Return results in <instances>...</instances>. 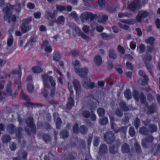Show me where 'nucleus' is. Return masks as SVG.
<instances>
[{"instance_id":"393cba45","label":"nucleus","mask_w":160,"mask_h":160,"mask_svg":"<svg viewBox=\"0 0 160 160\" xmlns=\"http://www.w3.org/2000/svg\"><path fill=\"white\" fill-rule=\"evenodd\" d=\"M122 151L123 153H129L130 152L129 145L126 143L123 144L122 146Z\"/></svg>"},{"instance_id":"58836bf2","label":"nucleus","mask_w":160,"mask_h":160,"mask_svg":"<svg viewBox=\"0 0 160 160\" xmlns=\"http://www.w3.org/2000/svg\"><path fill=\"white\" fill-rule=\"evenodd\" d=\"M134 147L135 151L138 154H140L142 152V150L141 149L140 146L138 142H136Z\"/></svg>"},{"instance_id":"aec40b11","label":"nucleus","mask_w":160,"mask_h":160,"mask_svg":"<svg viewBox=\"0 0 160 160\" xmlns=\"http://www.w3.org/2000/svg\"><path fill=\"white\" fill-rule=\"evenodd\" d=\"M108 18V16L102 13H99L98 15V21L99 22L103 23L106 22Z\"/></svg>"},{"instance_id":"49530a36","label":"nucleus","mask_w":160,"mask_h":160,"mask_svg":"<svg viewBox=\"0 0 160 160\" xmlns=\"http://www.w3.org/2000/svg\"><path fill=\"white\" fill-rule=\"evenodd\" d=\"M32 70L35 73H39L42 70L41 68L39 67L35 66L32 68Z\"/></svg>"},{"instance_id":"cd10ccee","label":"nucleus","mask_w":160,"mask_h":160,"mask_svg":"<svg viewBox=\"0 0 160 160\" xmlns=\"http://www.w3.org/2000/svg\"><path fill=\"white\" fill-rule=\"evenodd\" d=\"M156 106L155 104H152L148 107L147 113L148 114H152L155 112L156 109Z\"/></svg>"},{"instance_id":"de8ad7c7","label":"nucleus","mask_w":160,"mask_h":160,"mask_svg":"<svg viewBox=\"0 0 160 160\" xmlns=\"http://www.w3.org/2000/svg\"><path fill=\"white\" fill-rule=\"evenodd\" d=\"M140 119L138 118H135L134 122V125L136 128L138 129V128L140 126Z\"/></svg>"},{"instance_id":"a18cd8bd","label":"nucleus","mask_w":160,"mask_h":160,"mask_svg":"<svg viewBox=\"0 0 160 160\" xmlns=\"http://www.w3.org/2000/svg\"><path fill=\"white\" fill-rule=\"evenodd\" d=\"M108 120L107 117H104L100 119V123L102 125H105L108 123Z\"/></svg>"},{"instance_id":"6e6d98bb","label":"nucleus","mask_w":160,"mask_h":160,"mask_svg":"<svg viewBox=\"0 0 160 160\" xmlns=\"http://www.w3.org/2000/svg\"><path fill=\"white\" fill-rule=\"evenodd\" d=\"M118 24L119 27L121 28L124 29L125 30H128L129 29V27L126 25L122 24V23L120 22L118 23Z\"/></svg>"},{"instance_id":"ea45409f","label":"nucleus","mask_w":160,"mask_h":160,"mask_svg":"<svg viewBox=\"0 0 160 160\" xmlns=\"http://www.w3.org/2000/svg\"><path fill=\"white\" fill-rule=\"evenodd\" d=\"M124 95L127 99H129L132 98L131 92L129 89H127L124 92Z\"/></svg>"},{"instance_id":"680f3d73","label":"nucleus","mask_w":160,"mask_h":160,"mask_svg":"<svg viewBox=\"0 0 160 160\" xmlns=\"http://www.w3.org/2000/svg\"><path fill=\"white\" fill-rule=\"evenodd\" d=\"M129 133L130 135L131 136H134L135 134V132L133 127H130L129 129Z\"/></svg>"},{"instance_id":"e433bc0d","label":"nucleus","mask_w":160,"mask_h":160,"mask_svg":"<svg viewBox=\"0 0 160 160\" xmlns=\"http://www.w3.org/2000/svg\"><path fill=\"white\" fill-rule=\"evenodd\" d=\"M142 59L144 61L145 64H147V61H151L152 59V56L147 53L146 52L145 56L143 57Z\"/></svg>"},{"instance_id":"5701e85b","label":"nucleus","mask_w":160,"mask_h":160,"mask_svg":"<svg viewBox=\"0 0 160 160\" xmlns=\"http://www.w3.org/2000/svg\"><path fill=\"white\" fill-rule=\"evenodd\" d=\"M139 132L143 135H147L150 133L148 128L145 126H143L139 129Z\"/></svg>"},{"instance_id":"412c9836","label":"nucleus","mask_w":160,"mask_h":160,"mask_svg":"<svg viewBox=\"0 0 160 160\" xmlns=\"http://www.w3.org/2000/svg\"><path fill=\"white\" fill-rule=\"evenodd\" d=\"M89 12H84L82 14L80 17L82 22L87 21L89 19Z\"/></svg>"},{"instance_id":"a878e982","label":"nucleus","mask_w":160,"mask_h":160,"mask_svg":"<svg viewBox=\"0 0 160 160\" xmlns=\"http://www.w3.org/2000/svg\"><path fill=\"white\" fill-rule=\"evenodd\" d=\"M102 38L105 40H109L113 38L115 35L113 34L108 35L105 33H102L100 34Z\"/></svg>"},{"instance_id":"bb28decb","label":"nucleus","mask_w":160,"mask_h":160,"mask_svg":"<svg viewBox=\"0 0 160 160\" xmlns=\"http://www.w3.org/2000/svg\"><path fill=\"white\" fill-rule=\"evenodd\" d=\"M108 55L110 58L115 59L117 58V54L115 50L112 48L110 49L109 51Z\"/></svg>"},{"instance_id":"603ef678","label":"nucleus","mask_w":160,"mask_h":160,"mask_svg":"<svg viewBox=\"0 0 160 160\" xmlns=\"http://www.w3.org/2000/svg\"><path fill=\"white\" fill-rule=\"evenodd\" d=\"M97 112L99 116H103L105 113L104 110L102 108H99L97 110Z\"/></svg>"},{"instance_id":"72a5a7b5","label":"nucleus","mask_w":160,"mask_h":160,"mask_svg":"<svg viewBox=\"0 0 160 160\" xmlns=\"http://www.w3.org/2000/svg\"><path fill=\"white\" fill-rule=\"evenodd\" d=\"M65 21V18L64 17L61 16L58 17L55 22L58 24L63 25Z\"/></svg>"},{"instance_id":"9d476101","label":"nucleus","mask_w":160,"mask_h":160,"mask_svg":"<svg viewBox=\"0 0 160 160\" xmlns=\"http://www.w3.org/2000/svg\"><path fill=\"white\" fill-rule=\"evenodd\" d=\"M149 14V13L146 11L142 10L139 11L136 17V19L138 22H141L142 19L145 18Z\"/></svg>"},{"instance_id":"37998d69","label":"nucleus","mask_w":160,"mask_h":160,"mask_svg":"<svg viewBox=\"0 0 160 160\" xmlns=\"http://www.w3.org/2000/svg\"><path fill=\"white\" fill-rule=\"evenodd\" d=\"M132 16L131 14L128 12L122 13H119L118 15V17L120 18H123L124 17L129 18Z\"/></svg>"},{"instance_id":"0e129e2a","label":"nucleus","mask_w":160,"mask_h":160,"mask_svg":"<svg viewBox=\"0 0 160 160\" xmlns=\"http://www.w3.org/2000/svg\"><path fill=\"white\" fill-rule=\"evenodd\" d=\"M13 42V39L12 36H11L8 39L7 41V43L8 46V47H10L12 45Z\"/></svg>"},{"instance_id":"c03bdc74","label":"nucleus","mask_w":160,"mask_h":160,"mask_svg":"<svg viewBox=\"0 0 160 160\" xmlns=\"http://www.w3.org/2000/svg\"><path fill=\"white\" fill-rule=\"evenodd\" d=\"M118 148L115 146L112 145L109 148L110 152L112 154H114L117 152Z\"/></svg>"},{"instance_id":"f257e3e1","label":"nucleus","mask_w":160,"mask_h":160,"mask_svg":"<svg viewBox=\"0 0 160 160\" xmlns=\"http://www.w3.org/2000/svg\"><path fill=\"white\" fill-rule=\"evenodd\" d=\"M21 5L20 3L17 2L16 5H11L9 4H7L6 7L2 9V11L5 13L4 19L5 21L8 20V23L11 22L9 19L12 15V11L14 9L15 11L18 12H20L21 9Z\"/></svg>"},{"instance_id":"c9c22d12","label":"nucleus","mask_w":160,"mask_h":160,"mask_svg":"<svg viewBox=\"0 0 160 160\" xmlns=\"http://www.w3.org/2000/svg\"><path fill=\"white\" fill-rule=\"evenodd\" d=\"M2 140L3 143H7L11 140L9 135L7 134L3 135L2 137Z\"/></svg>"},{"instance_id":"13d9d810","label":"nucleus","mask_w":160,"mask_h":160,"mask_svg":"<svg viewBox=\"0 0 160 160\" xmlns=\"http://www.w3.org/2000/svg\"><path fill=\"white\" fill-rule=\"evenodd\" d=\"M155 50V48L153 45H148L147 46V52L152 53Z\"/></svg>"},{"instance_id":"8fccbe9b","label":"nucleus","mask_w":160,"mask_h":160,"mask_svg":"<svg viewBox=\"0 0 160 160\" xmlns=\"http://www.w3.org/2000/svg\"><path fill=\"white\" fill-rule=\"evenodd\" d=\"M42 138L46 142L50 141L51 139V138L50 136L48 134H43L42 135Z\"/></svg>"},{"instance_id":"2eb2a0df","label":"nucleus","mask_w":160,"mask_h":160,"mask_svg":"<svg viewBox=\"0 0 160 160\" xmlns=\"http://www.w3.org/2000/svg\"><path fill=\"white\" fill-rule=\"evenodd\" d=\"M108 152V148L106 145L102 144L100 145L98 151V154L99 155L101 156L105 155Z\"/></svg>"},{"instance_id":"f8f14e48","label":"nucleus","mask_w":160,"mask_h":160,"mask_svg":"<svg viewBox=\"0 0 160 160\" xmlns=\"http://www.w3.org/2000/svg\"><path fill=\"white\" fill-rule=\"evenodd\" d=\"M26 123L32 129V132L35 134L36 132V126L34 123L33 118L32 117H29L27 118L26 121Z\"/></svg>"},{"instance_id":"1a4fd4ad","label":"nucleus","mask_w":160,"mask_h":160,"mask_svg":"<svg viewBox=\"0 0 160 160\" xmlns=\"http://www.w3.org/2000/svg\"><path fill=\"white\" fill-rule=\"evenodd\" d=\"M133 96L134 99L138 101L140 99L141 103L144 104L145 102V98L143 94L141 93L139 94L138 92L136 90H134L133 92Z\"/></svg>"},{"instance_id":"f3484780","label":"nucleus","mask_w":160,"mask_h":160,"mask_svg":"<svg viewBox=\"0 0 160 160\" xmlns=\"http://www.w3.org/2000/svg\"><path fill=\"white\" fill-rule=\"evenodd\" d=\"M73 84L76 90V94H79L81 91V86L79 81L75 79L73 82Z\"/></svg>"},{"instance_id":"bf43d9fd","label":"nucleus","mask_w":160,"mask_h":160,"mask_svg":"<svg viewBox=\"0 0 160 160\" xmlns=\"http://www.w3.org/2000/svg\"><path fill=\"white\" fill-rule=\"evenodd\" d=\"M34 86L33 85L31 84H28L27 87V90L28 92L30 93H32L33 91Z\"/></svg>"},{"instance_id":"ddd939ff","label":"nucleus","mask_w":160,"mask_h":160,"mask_svg":"<svg viewBox=\"0 0 160 160\" xmlns=\"http://www.w3.org/2000/svg\"><path fill=\"white\" fill-rule=\"evenodd\" d=\"M75 71L80 77L84 78H86L88 72V70L86 68H75Z\"/></svg>"},{"instance_id":"c756f323","label":"nucleus","mask_w":160,"mask_h":160,"mask_svg":"<svg viewBox=\"0 0 160 160\" xmlns=\"http://www.w3.org/2000/svg\"><path fill=\"white\" fill-rule=\"evenodd\" d=\"M94 62L97 65H100L102 63V57L99 55H97L94 58Z\"/></svg>"},{"instance_id":"4d7b16f0","label":"nucleus","mask_w":160,"mask_h":160,"mask_svg":"<svg viewBox=\"0 0 160 160\" xmlns=\"http://www.w3.org/2000/svg\"><path fill=\"white\" fill-rule=\"evenodd\" d=\"M115 114L118 117H121L123 115V112L122 110L119 108H117L115 112Z\"/></svg>"},{"instance_id":"39448f33","label":"nucleus","mask_w":160,"mask_h":160,"mask_svg":"<svg viewBox=\"0 0 160 160\" xmlns=\"http://www.w3.org/2000/svg\"><path fill=\"white\" fill-rule=\"evenodd\" d=\"M30 18L24 19L23 20V22L20 26L22 31L23 33H25L31 29V26H28V24L31 21Z\"/></svg>"},{"instance_id":"4468645a","label":"nucleus","mask_w":160,"mask_h":160,"mask_svg":"<svg viewBox=\"0 0 160 160\" xmlns=\"http://www.w3.org/2000/svg\"><path fill=\"white\" fill-rule=\"evenodd\" d=\"M114 134L111 132L106 133L104 136L105 140L108 143H111L114 140Z\"/></svg>"},{"instance_id":"69168bd1","label":"nucleus","mask_w":160,"mask_h":160,"mask_svg":"<svg viewBox=\"0 0 160 160\" xmlns=\"http://www.w3.org/2000/svg\"><path fill=\"white\" fill-rule=\"evenodd\" d=\"M111 128L116 133H117L118 127L115 122H112L111 124Z\"/></svg>"},{"instance_id":"79ce46f5","label":"nucleus","mask_w":160,"mask_h":160,"mask_svg":"<svg viewBox=\"0 0 160 160\" xmlns=\"http://www.w3.org/2000/svg\"><path fill=\"white\" fill-rule=\"evenodd\" d=\"M147 69L148 71L150 73L152 76H153V72H152V69L153 68V66L152 64H149V63L145 64Z\"/></svg>"},{"instance_id":"20e7f679","label":"nucleus","mask_w":160,"mask_h":160,"mask_svg":"<svg viewBox=\"0 0 160 160\" xmlns=\"http://www.w3.org/2000/svg\"><path fill=\"white\" fill-rule=\"evenodd\" d=\"M154 139V137L152 135H150L143 139L141 142L142 147L145 148H156V144L153 143Z\"/></svg>"},{"instance_id":"473e14b6","label":"nucleus","mask_w":160,"mask_h":160,"mask_svg":"<svg viewBox=\"0 0 160 160\" xmlns=\"http://www.w3.org/2000/svg\"><path fill=\"white\" fill-rule=\"evenodd\" d=\"M143 80L139 79L138 80V83L142 85H145L147 84L148 79L147 76H144Z\"/></svg>"},{"instance_id":"7ed1b4c3","label":"nucleus","mask_w":160,"mask_h":160,"mask_svg":"<svg viewBox=\"0 0 160 160\" xmlns=\"http://www.w3.org/2000/svg\"><path fill=\"white\" fill-rule=\"evenodd\" d=\"M87 107V108L90 110V112L87 110H84L82 112V115L86 118L90 117L92 120L95 121L96 117L93 111L95 108V105H94L93 103L92 105H88Z\"/></svg>"},{"instance_id":"a211bd4d","label":"nucleus","mask_w":160,"mask_h":160,"mask_svg":"<svg viewBox=\"0 0 160 160\" xmlns=\"http://www.w3.org/2000/svg\"><path fill=\"white\" fill-rule=\"evenodd\" d=\"M11 82H8L7 84L6 90L4 92V95L8 96H12V93L11 88Z\"/></svg>"},{"instance_id":"6e6552de","label":"nucleus","mask_w":160,"mask_h":160,"mask_svg":"<svg viewBox=\"0 0 160 160\" xmlns=\"http://www.w3.org/2000/svg\"><path fill=\"white\" fill-rule=\"evenodd\" d=\"M141 7L140 0H135L128 5L129 9L132 12L140 9Z\"/></svg>"},{"instance_id":"4be33fe9","label":"nucleus","mask_w":160,"mask_h":160,"mask_svg":"<svg viewBox=\"0 0 160 160\" xmlns=\"http://www.w3.org/2000/svg\"><path fill=\"white\" fill-rule=\"evenodd\" d=\"M148 128L150 133H152L156 132L158 130V127L157 125L154 124H150L148 125Z\"/></svg>"},{"instance_id":"2f4dec72","label":"nucleus","mask_w":160,"mask_h":160,"mask_svg":"<svg viewBox=\"0 0 160 160\" xmlns=\"http://www.w3.org/2000/svg\"><path fill=\"white\" fill-rule=\"evenodd\" d=\"M119 106L124 111H127L129 110L128 108L123 101H121L119 103Z\"/></svg>"},{"instance_id":"338daca9","label":"nucleus","mask_w":160,"mask_h":160,"mask_svg":"<svg viewBox=\"0 0 160 160\" xmlns=\"http://www.w3.org/2000/svg\"><path fill=\"white\" fill-rule=\"evenodd\" d=\"M61 57L60 53L58 52H57L56 53L54 56L53 60L56 61H58L60 59Z\"/></svg>"},{"instance_id":"864d4df0","label":"nucleus","mask_w":160,"mask_h":160,"mask_svg":"<svg viewBox=\"0 0 160 160\" xmlns=\"http://www.w3.org/2000/svg\"><path fill=\"white\" fill-rule=\"evenodd\" d=\"M154 41L155 39L152 37H150L145 40L146 42L149 44L150 45H153Z\"/></svg>"},{"instance_id":"f704fd0d","label":"nucleus","mask_w":160,"mask_h":160,"mask_svg":"<svg viewBox=\"0 0 160 160\" xmlns=\"http://www.w3.org/2000/svg\"><path fill=\"white\" fill-rule=\"evenodd\" d=\"M77 34H78L79 36L81 37L82 38L86 41H88L90 40V37L83 33L82 32L81 30H80V32Z\"/></svg>"},{"instance_id":"c85d7f7f","label":"nucleus","mask_w":160,"mask_h":160,"mask_svg":"<svg viewBox=\"0 0 160 160\" xmlns=\"http://www.w3.org/2000/svg\"><path fill=\"white\" fill-rule=\"evenodd\" d=\"M15 130V127L12 124H10L7 126V130L10 134H12L13 133Z\"/></svg>"},{"instance_id":"0eeeda50","label":"nucleus","mask_w":160,"mask_h":160,"mask_svg":"<svg viewBox=\"0 0 160 160\" xmlns=\"http://www.w3.org/2000/svg\"><path fill=\"white\" fill-rule=\"evenodd\" d=\"M20 96L21 98L23 100H25L27 101V105L28 107H41L43 106L39 104H36L33 103L30 101V98L22 90L21 92Z\"/></svg>"},{"instance_id":"774afa93","label":"nucleus","mask_w":160,"mask_h":160,"mask_svg":"<svg viewBox=\"0 0 160 160\" xmlns=\"http://www.w3.org/2000/svg\"><path fill=\"white\" fill-rule=\"evenodd\" d=\"M139 53H143L146 49L145 46L143 44H141L139 46Z\"/></svg>"},{"instance_id":"5fc2aeb1","label":"nucleus","mask_w":160,"mask_h":160,"mask_svg":"<svg viewBox=\"0 0 160 160\" xmlns=\"http://www.w3.org/2000/svg\"><path fill=\"white\" fill-rule=\"evenodd\" d=\"M79 131L81 133L83 134H85L87 131V129L85 125L81 126L79 128Z\"/></svg>"},{"instance_id":"a19ab883","label":"nucleus","mask_w":160,"mask_h":160,"mask_svg":"<svg viewBox=\"0 0 160 160\" xmlns=\"http://www.w3.org/2000/svg\"><path fill=\"white\" fill-rule=\"evenodd\" d=\"M60 136L62 138H67L68 136V132L67 130H63L60 132Z\"/></svg>"},{"instance_id":"052dcab7","label":"nucleus","mask_w":160,"mask_h":160,"mask_svg":"<svg viewBox=\"0 0 160 160\" xmlns=\"http://www.w3.org/2000/svg\"><path fill=\"white\" fill-rule=\"evenodd\" d=\"M127 127L126 126L122 127L120 128H118L117 130V132H120L125 133L126 132Z\"/></svg>"},{"instance_id":"b1692460","label":"nucleus","mask_w":160,"mask_h":160,"mask_svg":"<svg viewBox=\"0 0 160 160\" xmlns=\"http://www.w3.org/2000/svg\"><path fill=\"white\" fill-rule=\"evenodd\" d=\"M68 25L70 28H72L75 31L77 34L80 32L81 30L74 23L70 22L68 23Z\"/></svg>"},{"instance_id":"9b49d317","label":"nucleus","mask_w":160,"mask_h":160,"mask_svg":"<svg viewBox=\"0 0 160 160\" xmlns=\"http://www.w3.org/2000/svg\"><path fill=\"white\" fill-rule=\"evenodd\" d=\"M83 86L85 88L92 89L94 87L95 84L94 82H91L90 79L88 78H85L82 82Z\"/></svg>"},{"instance_id":"7c9ffc66","label":"nucleus","mask_w":160,"mask_h":160,"mask_svg":"<svg viewBox=\"0 0 160 160\" xmlns=\"http://www.w3.org/2000/svg\"><path fill=\"white\" fill-rule=\"evenodd\" d=\"M120 21L125 23H127L128 24H133L135 23V20L133 19H128L126 20L121 19Z\"/></svg>"},{"instance_id":"e2e57ef3","label":"nucleus","mask_w":160,"mask_h":160,"mask_svg":"<svg viewBox=\"0 0 160 160\" xmlns=\"http://www.w3.org/2000/svg\"><path fill=\"white\" fill-rule=\"evenodd\" d=\"M62 123L61 120L60 118H57L56 119V127L57 129H59L60 127L61 123Z\"/></svg>"},{"instance_id":"3c124183","label":"nucleus","mask_w":160,"mask_h":160,"mask_svg":"<svg viewBox=\"0 0 160 160\" xmlns=\"http://www.w3.org/2000/svg\"><path fill=\"white\" fill-rule=\"evenodd\" d=\"M156 148V151L154 152V155L155 156L157 155L160 152V144H158L157 147L153 148H151V151L152 152H154L153 149Z\"/></svg>"},{"instance_id":"423d86ee","label":"nucleus","mask_w":160,"mask_h":160,"mask_svg":"<svg viewBox=\"0 0 160 160\" xmlns=\"http://www.w3.org/2000/svg\"><path fill=\"white\" fill-rule=\"evenodd\" d=\"M68 88L69 90L70 94L69 97L68 98V102L67 104V108L69 109H70L74 104V97L73 94V91L72 89V87H70L68 85Z\"/></svg>"},{"instance_id":"4c0bfd02","label":"nucleus","mask_w":160,"mask_h":160,"mask_svg":"<svg viewBox=\"0 0 160 160\" xmlns=\"http://www.w3.org/2000/svg\"><path fill=\"white\" fill-rule=\"evenodd\" d=\"M22 130V128L19 127L16 129L15 131L16 137L18 138H20L21 137V132Z\"/></svg>"},{"instance_id":"dca6fc26","label":"nucleus","mask_w":160,"mask_h":160,"mask_svg":"<svg viewBox=\"0 0 160 160\" xmlns=\"http://www.w3.org/2000/svg\"><path fill=\"white\" fill-rule=\"evenodd\" d=\"M41 48H45V51L48 53L52 52V49L51 46L49 45V42L47 40H44L43 42Z\"/></svg>"},{"instance_id":"09e8293b","label":"nucleus","mask_w":160,"mask_h":160,"mask_svg":"<svg viewBox=\"0 0 160 160\" xmlns=\"http://www.w3.org/2000/svg\"><path fill=\"white\" fill-rule=\"evenodd\" d=\"M117 50L119 53L122 55L124 54L125 53L124 49L120 45H119L118 46Z\"/></svg>"},{"instance_id":"6ab92c4d","label":"nucleus","mask_w":160,"mask_h":160,"mask_svg":"<svg viewBox=\"0 0 160 160\" xmlns=\"http://www.w3.org/2000/svg\"><path fill=\"white\" fill-rule=\"evenodd\" d=\"M55 11H54L53 13L50 11H47L45 12V18L50 20L53 19L55 18Z\"/></svg>"},{"instance_id":"f03ea898","label":"nucleus","mask_w":160,"mask_h":160,"mask_svg":"<svg viewBox=\"0 0 160 160\" xmlns=\"http://www.w3.org/2000/svg\"><path fill=\"white\" fill-rule=\"evenodd\" d=\"M44 86L46 88L50 87L49 83L52 87L50 90V95L52 97H53L56 93V83L55 80L51 76L47 75H43L42 76Z\"/></svg>"}]
</instances>
